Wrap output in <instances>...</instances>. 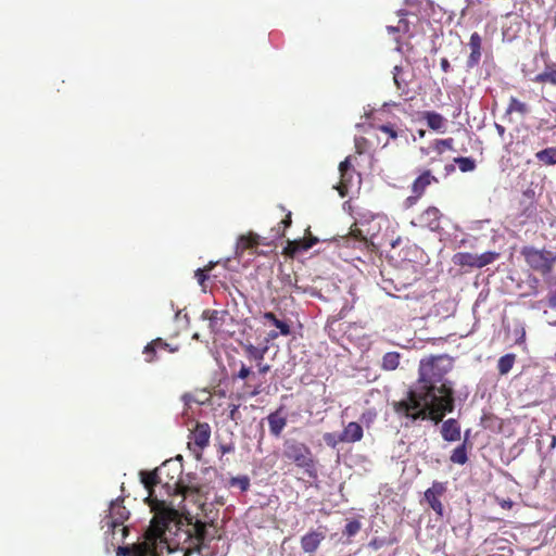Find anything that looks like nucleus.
Wrapping results in <instances>:
<instances>
[{"mask_svg":"<svg viewBox=\"0 0 556 556\" xmlns=\"http://www.w3.org/2000/svg\"><path fill=\"white\" fill-rule=\"evenodd\" d=\"M446 491V482L433 481L431 486L427 489L424 494L425 501L439 517H443L444 515L441 497Z\"/></svg>","mask_w":556,"mask_h":556,"instance_id":"obj_10","label":"nucleus"},{"mask_svg":"<svg viewBox=\"0 0 556 556\" xmlns=\"http://www.w3.org/2000/svg\"><path fill=\"white\" fill-rule=\"evenodd\" d=\"M387 29L390 34L407 33L409 31V23L405 18L401 17L396 26L389 25L387 26Z\"/></svg>","mask_w":556,"mask_h":556,"instance_id":"obj_41","label":"nucleus"},{"mask_svg":"<svg viewBox=\"0 0 556 556\" xmlns=\"http://www.w3.org/2000/svg\"><path fill=\"white\" fill-rule=\"evenodd\" d=\"M425 134H426V132H425V130H422V129H420V130L418 131L419 137H424V136H425Z\"/></svg>","mask_w":556,"mask_h":556,"instance_id":"obj_55","label":"nucleus"},{"mask_svg":"<svg viewBox=\"0 0 556 556\" xmlns=\"http://www.w3.org/2000/svg\"><path fill=\"white\" fill-rule=\"evenodd\" d=\"M452 367V359L446 355L422 359L417 386L407 392L406 400L393 402L394 412L412 420L442 421L455 406L452 383L443 380Z\"/></svg>","mask_w":556,"mask_h":556,"instance_id":"obj_1","label":"nucleus"},{"mask_svg":"<svg viewBox=\"0 0 556 556\" xmlns=\"http://www.w3.org/2000/svg\"><path fill=\"white\" fill-rule=\"evenodd\" d=\"M279 336H280L279 330L278 331L271 330L267 333L266 342L268 343V342L277 339Z\"/></svg>","mask_w":556,"mask_h":556,"instance_id":"obj_51","label":"nucleus"},{"mask_svg":"<svg viewBox=\"0 0 556 556\" xmlns=\"http://www.w3.org/2000/svg\"><path fill=\"white\" fill-rule=\"evenodd\" d=\"M439 179L431 173L430 169H424L418 177L415 178L410 186V191L417 195H424L426 189L432 185L438 184Z\"/></svg>","mask_w":556,"mask_h":556,"instance_id":"obj_14","label":"nucleus"},{"mask_svg":"<svg viewBox=\"0 0 556 556\" xmlns=\"http://www.w3.org/2000/svg\"><path fill=\"white\" fill-rule=\"evenodd\" d=\"M214 267V264L211 262L208 265H206L204 268H199L195 270V278L198 279L199 285L205 290V281L208 278V271L212 270Z\"/></svg>","mask_w":556,"mask_h":556,"instance_id":"obj_37","label":"nucleus"},{"mask_svg":"<svg viewBox=\"0 0 556 556\" xmlns=\"http://www.w3.org/2000/svg\"><path fill=\"white\" fill-rule=\"evenodd\" d=\"M355 152L357 154H364L368 151V140L365 137H356L354 140Z\"/></svg>","mask_w":556,"mask_h":556,"instance_id":"obj_43","label":"nucleus"},{"mask_svg":"<svg viewBox=\"0 0 556 556\" xmlns=\"http://www.w3.org/2000/svg\"><path fill=\"white\" fill-rule=\"evenodd\" d=\"M521 255L532 270L543 276L549 275L556 264V253L549 250L523 247Z\"/></svg>","mask_w":556,"mask_h":556,"instance_id":"obj_5","label":"nucleus"},{"mask_svg":"<svg viewBox=\"0 0 556 556\" xmlns=\"http://www.w3.org/2000/svg\"><path fill=\"white\" fill-rule=\"evenodd\" d=\"M153 349L156 350H168L170 353H175L178 351V346H170L167 342H165L161 338H156L152 340L150 343L147 344V351H153Z\"/></svg>","mask_w":556,"mask_h":556,"instance_id":"obj_34","label":"nucleus"},{"mask_svg":"<svg viewBox=\"0 0 556 556\" xmlns=\"http://www.w3.org/2000/svg\"><path fill=\"white\" fill-rule=\"evenodd\" d=\"M401 355L397 352H388L382 357L381 368L384 370H394L400 365Z\"/></svg>","mask_w":556,"mask_h":556,"instance_id":"obj_31","label":"nucleus"},{"mask_svg":"<svg viewBox=\"0 0 556 556\" xmlns=\"http://www.w3.org/2000/svg\"><path fill=\"white\" fill-rule=\"evenodd\" d=\"M393 80L397 88L401 91V94H407L409 91V81L405 77L404 70L401 66H394L393 68Z\"/></svg>","mask_w":556,"mask_h":556,"instance_id":"obj_27","label":"nucleus"},{"mask_svg":"<svg viewBox=\"0 0 556 556\" xmlns=\"http://www.w3.org/2000/svg\"><path fill=\"white\" fill-rule=\"evenodd\" d=\"M139 475H140L141 483L143 484V486L147 489V491L149 493L148 498L152 500V497L154 495V486H156L157 484H160L162 482L161 477H160V470L159 469H154L152 471L141 470Z\"/></svg>","mask_w":556,"mask_h":556,"instance_id":"obj_19","label":"nucleus"},{"mask_svg":"<svg viewBox=\"0 0 556 556\" xmlns=\"http://www.w3.org/2000/svg\"><path fill=\"white\" fill-rule=\"evenodd\" d=\"M536 160L546 166L556 165V147L545 148L535 153Z\"/></svg>","mask_w":556,"mask_h":556,"instance_id":"obj_29","label":"nucleus"},{"mask_svg":"<svg viewBox=\"0 0 556 556\" xmlns=\"http://www.w3.org/2000/svg\"><path fill=\"white\" fill-rule=\"evenodd\" d=\"M511 505H513V503H511L510 501H508V502H504V503L502 504V507H504V508H505V507L510 508V507H511Z\"/></svg>","mask_w":556,"mask_h":556,"instance_id":"obj_54","label":"nucleus"},{"mask_svg":"<svg viewBox=\"0 0 556 556\" xmlns=\"http://www.w3.org/2000/svg\"><path fill=\"white\" fill-rule=\"evenodd\" d=\"M179 492L186 497L188 495H200L205 496L208 494V488L204 484H201L197 481H189V483H180L178 485Z\"/></svg>","mask_w":556,"mask_h":556,"instance_id":"obj_22","label":"nucleus"},{"mask_svg":"<svg viewBox=\"0 0 556 556\" xmlns=\"http://www.w3.org/2000/svg\"><path fill=\"white\" fill-rule=\"evenodd\" d=\"M211 438V427L207 422H197L191 431L188 441V448L200 457L203 450L208 446Z\"/></svg>","mask_w":556,"mask_h":556,"instance_id":"obj_8","label":"nucleus"},{"mask_svg":"<svg viewBox=\"0 0 556 556\" xmlns=\"http://www.w3.org/2000/svg\"><path fill=\"white\" fill-rule=\"evenodd\" d=\"M529 112V108L525 102H521L515 97H510L508 106L506 109L507 114L518 113L520 115H526Z\"/></svg>","mask_w":556,"mask_h":556,"instance_id":"obj_32","label":"nucleus"},{"mask_svg":"<svg viewBox=\"0 0 556 556\" xmlns=\"http://www.w3.org/2000/svg\"><path fill=\"white\" fill-rule=\"evenodd\" d=\"M235 451V443L233 442H227V443H219L218 444V452L222 455L232 453Z\"/></svg>","mask_w":556,"mask_h":556,"instance_id":"obj_45","label":"nucleus"},{"mask_svg":"<svg viewBox=\"0 0 556 556\" xmlns=\"http://www.w3.org/2000/svg\"><path fill=\"white\" fill-rule=\"evenodd\" d=\"M442 438L448 442H455L460 439V426L454 418H450L442 424Z\"/></svg>","mask_w":556,"mask_h":556,"instance_id":"obj_20","label":"nucleus"},{"mask_svg":"<svg viewBox=\"0 0 556 556\" xmlns=\"http://www.w3.org/2000/svg\"><path fill=\"white\" fill-rule=\"evenodd\" d=\"M468 47L470 49L469 56L466 62L467 71L478 66L482 55V38L478 33H473L470 36Z\"/></svg>","mask_w":556,"mask_h":556,"instance_id":"obj_13","label":"nucleus"},{"mask_svg":"<svg viewBox=\"0 0 556 556\" xmlns=\"http://www.w3.org/2000/svg\"><path fill=\"white\" fill-rule=\"evenodd\" d=\"M364 431L358 422H349L340 433V440L344 443H355L363 439Z\"/></svg>","mask_w":556,"mask_h":556,"instance_id":"obj_18","label":"nucleus"},{"mask_svg":"<svg viewBox=\"0 0 556 556\" xmlns=\"http://www.w3.org/2000/svg\"><path fill=\"white\" fill-rule=\"evenodd\" d=\"M500 254L497 252L488 251L482 254H472L469 252H458L453 256V263L459 267L482 268L492 264L497 260Z\"/></svg>","mask_w":556,"mask_h":556,"instance_id":"obj_7","label":"nucleus"},{"mask_svg":"<svg viewBox=\"0 0 556 556\" xmlns=\"http://www.w3.org/2000/svg\"><path fill=\"white\" fill-rule=\"evenodd\" d=\"M257 372H254L252 368L244 363H241L240 369L238 372L232 375V379L245 380V387L248 389V394L251 397L260 395L264 391L263 382L257 381L255 383H251L255 381L260 376L266 375L270 370V365L265 363V361H260L256 364Z\"/></svg>","mask_w":556,"mask_h":556,"instance_id":"obj_6","label":"nucleus"},{"mask_svg":"<svg viewBox=\"0 0 556 556\" xmlns=\"http://www.w3.org/2000/svg\"><path fill=\"white\" fill-rule=\"evenodd\" d=\"M440 65H441V70L444 73H448L451 71V64L447 59H445V58L441 59Z\"/></svg>","mask_w":556,"mask_h":556,"instance_id":"obj_49","label":"nucleus"},{"mask_svg":"<svg viewBox=\"0 0 556 556\" xmlns=\"http://www.w3.org/2000/svg\"><path fill=\"white\" fill-rule=\"evenodd\" d=\"M287 280H288L289 286H291L295 289H300L295 283L292 282V278L290 275L287 276Z\"/></svg>","mask_w":556,"mask_h":556,"instance_id":"obj_53","label":"nucleus"},{"mask_svg":"<svg viewBox=\"0 0 556 556\" xmlns=\"http://www.w3.org/2000/svg\"><path fill=\"white\" fill-rule=\"evenodd\" d=\"M260 244H266L263 239L255 232L249 231L245 235H241L236 243V254L242 255L244 251L252 250Z\"/></svg>","mask_w":556,"mask_h":556,"instance_id":"obj_15","label":"nucleus"},{"mask_svg":"<svg viewBox=\"0 0 556 556\" xmlns=\"http://www.w3.org/2000/svg\"><path fill=\"white\" fill-rule=\"evenodd\" d=\"M515 362H516V355L513 353H508V354H505L502 357H500V359L497 362V370H498L500 375H502V376L507 375L511 370Z\"/></svg>","mask_w":556,"mask_h":556,"instance_id":"obj_30","label":"nucleus"},{"mask_svg":"<svg viewBox=\"0 0 556 556\" xmlns=\"http://www.w3.org/2000/svg\"><path fill=\"white\" fill-rule=\"evenodd\" d=\"M377 129L382 131L388 136L389 139L395 140L399 138L400 132L396 128V126L392 123L383 124L380 126H377Z\"/></svg>","mask_w":556,"mask_h":556,"instance_id":"obj_38","label":"nucleus"},{"mask_svg":"<svg viewBox=\"0 0 556 556\" xmlns=\"http://www.w3.org/2000/svg\"><path fill=\"white\" fill-rule=\"evenodd\" d=\"M263 318L275 326L281 336H289L291 333L290 325L285 320L278 319L273 312L264 313Z\"/></svg>","mask_w":556,"mask_h":556,"instance_id":"obj_28","label":"nucleus"},{"mask_svg":"<svg viewBox=\"0 0 556 556\" xmlns=\"http://www.w3.org/2000/svg\"><path fill=\"white\" fill-rule=\"evenodd\" d=\"M282 456L290 464H294L296 467L303 469L304 473L309 479H317V462L312 450L305 443L293 439L286 440L283 443Z\"/></svg>","mask_w":556,"mask_h":556,"instance_id":"obj_3","label":"nucleus"},{"mask_svg":"<svg viewBox=\"0 0 556 556\" xmlns=\"http://www.w3.org/2000/svg\"><path fill=\"white\" fill-rule=\"evenodd\" d=\"M443 218V214L441 211L430 205L427 208H425L416 218V222H413L412 224L414 226H418L424 229H428L432 232H441L442 231V225L441 220Z\"/></svg>","mask_w":556,"mask_h":556,"instance_id":"obj_9","label":"nucleus"},{"mask_svg":"<svg viewBox=\"0 0 556 556\" xmlns=\"http://www.w3.org/2000/svg\"><path fill=\"white\" fill-rule=\"evenodd\" d=\"M377 417V414L375 410L369 409L362 414L361 420L365 422L367 426H369L370 422H372Z\"/></svg>","mask_w":556,"mask_h":556,"instance_id":"obj_46","label":"nucleus"},{"mask_svg":"<svg viewBox=\"0 0 556 556\" xmlns=\"http://www.w3.org/2000/svg\"><path fill=\"white\" fill-rule=\"evenodd\" d=\"M230 486H238L242 492L250 488V479L248 476L232 477L229 480Z\"/></svg>","mask_w":556,"mask_h":556,"instance_id":"obj_39","label":"nucleus"},{"mask_svg":"<svg viewBox=\"0 0 556 556\" xmlns=\"http://www.w3.org/2000/svg\"><path fill=\"white\" fill-rule=\"evenodd\" d=\"M323 438L325 443L332 448H334L339 443H343L342 440H340V434L332 432L325 433Z\"/></svg>","mask_w":556,"mask_h":556,"instance_id":"obj_44","label":"nucleus"},{"mask_svg":"<svg viewBox=\"0 0 556 556\" xmlns=\"http://www.w3.org/2000/svg\"><path fill=\"white\" fill-rule=\"evenodd\" d=\"M154 516L144 533V542L135 545L132 548L118 547L117 555L124 556H156V543L165 541V532L170 522L177 518V511L160 502L153 507Z\"/></svg>","mask_w":556,"mask_h":556,"instance_id":"obj_2","label":"nucleus"},{"mask_svg":"<svg viewBox=\"0 0 556 556\" xmlns=\"http://www.w3.org/2000/svg\"><path fill=\"white\" fill-rule=\"evenodd\" d=\"M129 516V510L124 506V498L117 497L111 502L108 514L101 520V529L105 533H111L113 539L117 532H121V540H123L128 533L125 521L128 520Z\"/></svg>","mask_w":556,"mask_h":556,"instance_id":"obj_4","label":"nucleus"},{"mask_svg":"<svg viewBox=\"0 0 556 556\" xmlns=\"http://www.w3.org/2000/svg\"><path fill=\"white\" fill-rule=\"evenodd\" d=\"M324 540L325 534L323 532L312 530L301 538V548L304 553L313 554Z\"/></svg>","mask_w":556,"mask_h":556,"instance_id":"obj_16","label":"nucleus"},{"mask_svg":"<svg viewBox=\"0 0 556 556\" xmlns=\"http://www.w3.org/2000/svg\"><path fill=\"white\" fill-rule=\"evenodd\" d=\"M533 81L538 84L548 83L551 85H556V63L546 64L544 71L538 74L533 78Z\"/></svg>","mask_w":556,"mask_h":556,"instance_id":"obj_25","label":"nucleus"},{"mask_svg":"<svg viewBox=\"0 0 556 556\" xmlns=\"http://www.w3.org/2000/svg\"><path fill=\"white\" fill-rule=\"evenodd\" d=\"M206 528H207V525L202 521H197L193 526L195 539L200 543H203L206 538Z\"/></svg>","mask_w":556,"mask_h":556,"instance_id":"obj_40","label":"nucleus"},{"mask_svg":"<svg viewBox=\"0 0 556 556\" xmlns=\"http://www.w3.org/2000/svg\"><path fill=\"white\" fill-rule=\"evenodd\" d=\"M495 129H496L498 136L501 138H503L504 135H505V130H506L505 127L503 125H501V124H495Z\"/></svg>","mask_w":556,"mask_h":556,"instance_id":"obj_52","label":"nucleus"},{"mask_svg":"<svg viewBox=\"0 0 556 556\" xmlns=\"http://www.w3.org/2000/svg\"><path fill=\"white\" fill-rule=\"evenodd\" d=\"M361 530V522L356 519L350 520L345 527L343 533L348 536H354Z\"/></svg>","mask_w":556,"mask_h":556,"instance_id":"obj_42","label":"nucleus"},{"mask_svg":"<svg viewBox=\"0 0 556 556\" xmlns=\"http://www.w3.org/2000/svg\"><path fill=\"white\" fill-rule=\"evenodd\" d=\"M229 314L227 311L205 309L202 313V318L208 321V328L214 334H218L224 331L223 326Z\"/></svg>","mask_w":556,"mask_h":556,"instance_id":"obj_12","label":"nucleus"},{"mask_svg":"<svg viewBox=\"0 0 556 556\" xmlns=\"http://www.w3.org/2000/svg\"><path fill=\"white\" fill-rule=\"evenodd\" d=\"M554 359L556 361V352H555V355H554Z\"/></svg>","mask_w":556,"mask_h":556,"instance_id":"obj_56","label":"nucleus"},{"mask_svg":"<svg viewBox=\"0 0 556 556\" xmlns=\"http://www.w3.org/2000/svg\"><path fill=\"white\" fill-rule=\"evenodd\" d=\"M454 162L463 173L472 172L476 168V161L471 157L458 156L454 159Z\"/></svg>","mask_w":556,"mask_h":556,"instance_id":"obj_35","label":"nucleus"},{"mask_svg":"<svg viewBox=\"0 0 556 556\" xmlns=\"http://www.w3.org/2000/svg\"><path fill=\"white\" fill-rule=\"evenodd\" d=\"M421 197H422V195H417V194L412 193V195H409V197L406 199V204H407L408 206L415 205Z\"/></svg>","mask_w":556,"mask_h":556,"instance_id":"obj_48","label":"nucleus"},{"mask_svg":"<svg viewBox=\"0 0 556 556\" xmlns=\"http://www.w3.org/2000/svg\"><path fill=\"white\" fill-rule=\"evenodd\" d=\"M245 357L250 362H255V364L260 361H265V354L267 353L268 346H255L253 343L247 341L240 343Z\"/></svg>","mask_w":556,"mask_h":556,"instance_id":"obj_21","label":"nucleus"},{"mask_svg":"<svg viewBox=\"0 0 556 556\" xmlns=\"http://www.w3.org/2000/svg\"><path fill=\"white\" fill-rule=\"evenodd\" d=\"M143 354L146 355V361L148 363H152L156 359V349H153V351H147V346L143 350Z\"/></svg>","mask_w":556,"mask_h":556,"instance_id":"obj_47","label":"nucleus"},{"mask_svg":"<svg viewBox=\"0 0 556 556\" xmlns=\"http://www.w3.org/2000/svg\"><path fill=\"white\" fill-rule=\"evenodd\" d=\"M352 167V157L348 156L344 161H342L339 165V172L341 176V182L338 187L339 193L341 197H344L346 193V182L352 178V175L349 174Z\"/></svg>","mask_w":556,"mask_h":556,"instance_id":"obj_23","label":"nucleus"},{"mask_svg":"<svg viewBox=\"0 0 556 556\" xmlns=\"http://www.w3.org/2000/svg\"><path fill=\"white\" fill-rule=\"evenodd\" d=\"M267 421L270 433L274 437L279 438L281 435L282 430L287 426V417L283 414V408L279 407L275 412L270 413L267 416Z\"/></svg>","mask_w":556,"mask_h":556,"instance_id":"obj_17","label":"nucleus"},{"mask_svg":"<svg viewBox=\"0 0 556 556\" xmlns=\"http://www.w3.org/2000/svg\"><path fill=\"white\" fill-rule=\"evenodd\" d=\"M433 149L437 153L442 154L445 150H454V139H437L433 142Z\"/></svg>","mask_w":556,"mask_h":556,"instance_id":"obj_36","label":"nucleus"},{"mask_svg":"<svg viewBox=\"0 0 556 556\" xmlns=\"http://www.w3.org/2000/svg\"><path fill=\"white\" fill-rule=\"evenodd\" d=\"M306 232L309 235L307 238L287 241L285 248L286 255L293 257L299 252L307 251L318 242V239L311 235L309 228L306 229Z\"/></svg>","mask_w":556,"mask_h":556,"instance_id":"obj_11","label":"nucleus"},{"mask_svg":"<svg viewBox=\"0 0 556 556\" xmlns=\"http://www.w3.org/2000/svg\"><path fill=\"white\" fill-rule=\"evenodd\" d=\"M548 306L556 308V290L548 295Z\"/></svg>","mask_w":556,"mask_h":556,"instance_id":"obj_50","label":"nucleus"},{"mask_svg":"<svg viewBox=\"0 0 556 556\" xmlns=\"http://www.w3.org/2000/svg\"><path fill=\"white\" fill-rule=\"evenodd\" d=\"M469 435V430L465 432V441L463 444L458 445L454 451L452 452V455L450 457L451 462L458 465H464L468 460L467 456V440Z\"/></svg>","mask_w":556,"mask_h":556,"instance_id":"obj_26","label":"nucleus"},{"mask_svg":"<svg viewBox=\"0 0 556 556\" xmlns=\"http://www.w3.org/2000/svg\"><path fill=\"white\" fill-rule=\"evenodd\" d=\"M292 224L291 212H288L286 217L278 224L277 227L271 229L273 238L278 239L285 237L286 229Z\"/></svg>","mask_w":556,"mask_h":556,"instance_id":"obj_33","label":"nucleus"},{"mask_svg":"<svg viewBox=\"0 0 556 556\" xmlns=\"http://www.w3.org/2000/svg\"><path fill=\"white\" fill-rule=\"evenodd\" d=\"M424 119L430 129L435 131H442L445 127L446 119L434 111H426L422 113Z\"/></svg>","mask_w":556,"mask_h":556,"instance_id":"obj_24","label":"nucleus"}]
</instances>
